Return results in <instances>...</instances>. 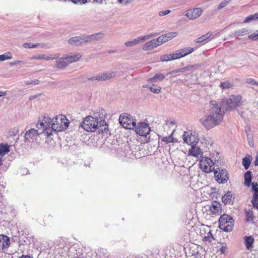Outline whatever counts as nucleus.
Returning <instances> with one entry per match:
<instances>
[{
	"label": "nucleus",
	"mask_w": 258,
	"mask_h": 258,
	"mask_svg": "<svg viewBox=\"0 0 258 258\" xmlns=\"http://www.w3.org/2000/svg\"><path fill=\"white\" fill-rule=\"evenodd\" d=\"M241 97L239 95H232L226 103L218 104L212 102L209 115L201 119L202 124L207 130H210L218 125L223 118L225 112L232 110L241 105Z\"/></svg>",
	"instance_id": "f257e3e1"
},
{
	"label": "nucleus",
	"mask_w": 258,
	"mask_h": 258,
	"mask_svg": "<svg viewBox=\"0 0 258 258\" xmlns=\"http://www.w3.org/2000/svg\"><path fill=\"white\" fill-rule=\"evenodd\" d=\"M70 121L62 114L57 115L53 120L50 117L44 116L40 121V127H45L46 136L49 137L53 132H61L66 130L69 125Z\"/></svg>",
	"instance_id": "f03ea898"
},
{
	"label": "nucleus",
	"mask_w": 258,
	"mask_h": 258,
	"mask_svg": "<svg viewBox=\"0 0 258 258\" xmlns=\"http://www.w3.org/2000/svg\"><path fill=\"white\" fill-rule=\"evenodd\" d=\"M40 122L37 123L36 127L37 130L34 128H31L28 130L25 135V139L26 141L29 143H33L36 141L39 135L44 134L46 135V131L45 127H40Z\"/></svg>",
	"instance_id": "7ed1b4c3"
},
{
	"label": "nucleus",
	"mask_w": 258,
	"mask_h": 258,
	"mask_svg": "<svg viewBox=\"0 0 258 258\" xmlns=\"http://www.w3.org/2000/svg\"><path fill=\"white\" fill-rule=\"evenodd\" d=\"M234 226V220L227 214H223L219 219V227L222 230L228 232L231 231Z\"/></svg>",
	"instance_id": "20e7f679"
},
{
	"label": "nucleus",
	"mask_w": 258,
	"mask_h": 258,
	"mask_svg": "<svg viewBox=\"0 0 258 258\" xmlns=\"http://www.w3.org/2000/svg\"><path fill=\"white\" fill-rule=\"evenodd\" d=\"M97 119L92 116L86 117L81 123V128L88 132H93L97 130Z\"/></svg>",
	"instance_id": "39448f33"
},
{
	"label": "nucleus",
	"mask_w": 258,
	"mask_h": 258,
	"mask_svg": "<svg viewBox=\"0 0 258 258\" xmlns=\"http://www.w3.org/2000/svg\"><path fill=\"white\" fill-rule=\"evenodd\" d=\"M120 124L127 129H133L136 125V122L133 117L129 114L124 113L120 115L119 118Z\"/></svg>",
	"instance_id": "423d86ee"
},
{
	"label": "nucleus",
	"mask_w": 258,
	"mask_h": 258,
	"mask_svg": "<svg viewBox=\"0 0 258 258\" xmlns=\"http://www.w3.org/2000/svg\"><path fill=\"white\" fill-rule=\"evenodd\" d=\"M214 163L212 160L207 157H202L200 161L202 170L206 173H210L214 170Z\"/></svg>",
	"instance_id": "0eeeda50"
},
{
	"label": "nucleus",
	"mask_w": 258,
	"mask_h": 258,
	"mask_svg": "<svg viewBox=\"0 0 258 258\" xmlns=\"http://www.w3.org/2000/svg\"><path fill=\"white\" fill-rule=\"evenodd\" d=\"M183 140L184 143L191 146L192 145H196L200 139L198 133L193 132L190 134L188 132H184L183 135Z\"/></svg>",
	"instance_id": "6e6552de"
},
{
	"label": "nucleus",
	"mask_w": 258,
	"mask_h": 258,
	"mask_svg": "<svg viewBox=\"0 0 258 258\" xmlns=\"http://www.w3.org/2000/svg\"><path fill=\"white\" fill-rule=\"evenodd\" d=\"M94 35L86 36H79L72 37L69 40V43L72 46L81 45L89 42V39L93 38Z\"/></svg>",
	"instance_id": "1a4fd4ad"
},
{
	"label": "nucleus",
	"mask_w": 258,
	"mask_h": 258,
	"mask_svg": "<svg viewBox=\"0 0 258 258\" xmlns=\"http://www.w3.org/2000/svg\"><path fill=\"white\" fill-rule=\"evenodd\" d=\"M214 175L216 180L219 183L227 182L229 178L227 171L221 168H218V170L214 171Z\"/></svg>",
	"instance_id": "9d476101"
},
{
	"label": "nucleus",
	"mask_w": 258,
	"mask_h": 258,
	"mask_svg": "<svg viewBox=\"0 0 258 258\" xmlns=\"http://www.w3.org/2000/svg\"><path fill=\"white\" fill-rule=\"evenodd\" d=\"M134 128L136 134L141 136H146L150 132V127L145 122H139Z\"/></svg>",
	"instance_id": "9b49d317"
},
{
	"label": "nucleus",
	"mask_w": 258,
	"mask_h": 258,
	"mask_svg": "<svg viewBox=\"0 0 258 258\" xmlns=\"http://www.w3.org/2000/svg\"><path fill=\"white\" fill-rule=\"evenodd\" d=\"M203 10L201 8L190 9L186 12L185 16L190 20L199 18L202 14Z\"/></svg>",
	"instance_id": "f8f14e48"
},
{
	"label": "nucleus",
	"mask_w": 258,
	"mask_h": 258,
	"mask_svg": "<svg viewBox=\"0 0 258 258\" xmlns=\"http://www.w3.org/2000/svg\"><path fill=\"white\" fill-rule=\"evenodd\" d=\"M59 56V54L55 53L54 54H37L31 57V59H43L45 60H53L57 58Z\"/></svg>",
	"instance_id": "ddd939ff"
},
{
	"label": "nucleus",
	"mask_w": 258,
	"mask_h": 258,
	"mask_svg": "<svg viewBox=\"0 0 258 258\" xmlns=\"http://www.w3.org/2000/svg\"><path fill=\"white\" fill-rule=\"evenodd\" d=\"M159 46V43L156 38L149 41L144 44L142 47V49L144 51L150 50L154 49Z\"/></svg>",
	"instance_id": "4468645a"
},
{
	"label": "nucleus",
	"mask_w": 258,
	"mask_h": 258,
	"mask_svg": "<svg viewBox=\"0 0 258 258\" xmlns=\"http://www.w3.org/2000/svg\"><path fill=\"white\" fill-rule=\"evenodd\" d=\"M252 189L254 192L252 199L251 200L252 204L253 206H257L258 207V184L257 183L252 182Z\"/></svg>",
	"instance_id": "2eb2a0df"
},
{
	"label": "nucleus",
	"mask_w": 258,
	"mask_h": 258,
	"mask_svg": "<svg viewBox=\"0 0 258 258\" xmlns=\"http://www.w3.org/2000/svg\"><path fill=\"white\" fill-rule=\"evenodd\" d=\"M203 152L200 147L195 145H192L191 148L188 151V155L198 157L202 156Z\"/></svg>",
	"instance_id": "dca6fc26"
},
{
	"label": "nucleus",
	"mask_w": 258,
	"mask_h": 258,
	"mask_svg": "<svg viewBox=\"0 0 258 258\" xmlns=\"http://www.w3.org/2000/svg\"><path fill=\"white\" fill-rule=\"evenodd\" d=\"M9 238L5 235H0V248H7L10 244Z\"/></svg>",
	"instance_id": "f3484780"
},
{
	"label": "nucleus",
	"mask_w": 258,
	"mask_h": 258,
	"mask_svg": "<svg viewBox=\"0 0 258 258\" xmlns=\"http://www.w3.org/2000/svg\"><path fill=\"white\" fill-rule=\"evenodd\" d=\"M99 81H106L112 78L116 75V73L114 72H106L102 74H99Z\"/></svg>",
	"instance_id": "a211bd4d"
},
{
	"label": "nucleus",
	"mask_w": 258,
	"mask_h": 258,
	"mask_svg": "<svg viewBox=\"0 0 258 258\" xmlns=\"http://www.w3.org/2000/svg\"><path fill=\"white\" fill-rule=\"evenodd\" d=\"M243 239L246 248L248 250H251L254 241V238L251 236H245Z\"/></svg>",
	"instance_id": "6ab92c4d"
},
{
	"label": "nucleus",
	"mask_w": 258,
	"mask_h": 258,
	"mask_svg": "<svg viewBox=\"0 0 258 258\" xmlns=\"http://www.w3.org/2000/svg\"><path fill=\"white\" fill-rule=\"evenodd\" d=\"M97 130H98L99 132L107 133L108 125L104 119H101L99 121L97 120Z\"/></svg>",
	"instance_id": "aec40b11"
},
{
	"label": "nucleus",
	"mask_w": 258,
	"mask_h": 258,
	"mask_svg": "<svg viewBox=\"0 0 258 258\" xmlns=\"http://www.w3.org/2000/svg\"><path fill=\"white\" fill-rule=\"evenodd\" d=\"M234 199V195L231 191H228L225 195L223 196L222 200L225 204H230L233 201Z\"/></svg>",
	"instance_id": "412c9836"
},
{
	"label": "nucleus",
	"mask_w": 258,
	"mask_h": 258,
	"mask_svg": "<svg viewBox=\"0 0 258 258\" xmlns=\"http://www.w3.org/2000/svg\"><path fill=\"white\" fill-rule=\"evenodd\" d=\"M81 55L79 53L68 55L65 57L68 64L77 61L81 58Z\"/></svg>",
	"instance_id": "4be33fe9"
},
{
	"label": "nucleus",
	"mask_w": 258,
	"mask_h": 258,
	"mask_svg": "<svg viewBox=\"0 0 258 258\" xmlns=\"http://www.w3.org/2000/svg\"><path fill=\"white\" fill-rule=\"evenodd\" d=\"M210 210L213 214H220L221 212V205L218 202L213 203L210 206Z\"/></svg>",
	"instance_id": "5701e85b"
},
{
	"label": "nucleus",
	"mask_w": 258,
	"mask_h": 258,
	"mask_svg": "<svg viewBox=\"0 0 258 258\" xmlns=\"http://www.w3.org/2000/svg\"><path fill=\"white\" fill-rule=\"evenodd\" d=\"M68 65V62L64 57H61L56 60V68L59 69L65 68Z\"/></svg>",
	"instance_id": "b1692460"
},
{
	"label": "nucleus",
	"mask_w": 258,
	"mask_h": 258,
	"mask_svg": "<svg viewBox=\"0 0 258 258\" xmlns=\"http://www.w3.org/2000/svg\"><path fill=\"white\" fill-rule=\"evenodd\" d=\"M165 78V76L161 73H157L156 74L154 77L150 78L148 80V82L149 83H154L156 82L157 80L161 81L163 80Z\"/></svg>",
	"instance_id": "393cba45"
},
{
	"label": "nucleus",
	"mask_w": 258,
	"mask_h": 258,
	"mask_svg": "<svg viewBox=\"0 0 258 258\" xmlns=\"http://www.w3.org/2000/svg\"><path fill=\"white\" fill-rule=\"evenodd\" d=\"M249 33L248 30L246 28H242L240 30L236 31L234 34H231V36H242Z\"/></svg>",
	"instance_id": "a878e982"
},
{
	"label": "nucleus",
	"mask_w": 258,
	"mask_h": 258,
	"mask_svg": "<svg viewBox=\"0 0 258 258\" xmlns=\"http://www.w3.org/2000/svg\"><path fill=\"white\" fill-rule=\"evenodd\" d=\"M251 164V157L249 155H246L242 160V165L245 170H247Z\"/></svg>",
	"instance_id": "bb28decb"
},
{
	"label": "nucleus",
	"mask_w": 258,
	"mask_h": 258,
	"mask_svg": "<svg viewBox=\"0 0 258 258\" xmlns=\"http://www.w3.org/2000/svg\"><path fill=\"white\" fill-rule=\"evenodd\" d=\"M251 181V172L247 171L244 175V183L247 186H249Z\"/></svg>",
	"instance_id": "cd10ccee"
},
{
	"label": "nucleus",
	"mask_w": 258,
	"mask_h": 258,
	"mask_svg": "<svg viewBox=\"0 0 258 258\" xmlns=\"http://www.w3.org/2000/svg\"><path fill=\"white\" fill-rule=\"evenodd\" d=\"M245 220L247 222H252L253 221V212L251 210H245Z\"/></svg>",
	"instance_id": "c85d7f7f"
},
{
	"label": "nucleus",
	"mask_w": 258,
	"mask_h": 258,
	"mask_svg": "<svg viewBox=\"0 0 258 258\" xmlns=\"http://www.w3.org/2000/svg\"><path fill=\"white\" fill-rule=\"evenodd\" d=\"M9 152V146L8 145L0 144V155L4 156Z\"/></svg>",
	"instance_id": "c756f323"
},
{
	"label": "nucleus",
	"mask_w": 258,
	"mask_h": 258,
	"mask_svg": "<svg viewBox=\"0 0 258 258\" xmlns=\"http://www.w3.org/2000/svg\"><path fill=\"white\" fill-rule=\"evenodd\" d=\"M195 49L192 47H185L183 49H180L181 54H182V57H184L188 54L192 53L194 51Z\"/></svg>",
	"instance_id": "7c9ffc66"
},
{
	"label": "nucleus",
	"mask_w": 258,
	"mask_h": 258,
	"mask_svg": "<svg viewBox=\"0 0 258 258\" xmlns=\"http://www.w3.org/2000/svg\"><path fill=\"white\" fill-rule=\"evenodd\" d=\"M156 39L158 41L159 46L169 41V40L167 39V36L165 34L162 35Z\"/></svg>",
	"instance_id": "2f4dec72"
},
{
	"label": "nucleus",
	"mask_w": 258,
	"mask_h": 258,
	"mask_svg": "<svg viewBox=\"0 0 258 258\" xmlns=\"http://www.w3.org/2000/svg\"><path fill=\"white\" fill-rule=\"evenodd\" d=\"M258 19V13H255L253 15H251L248 17H247L244 21V23H248L253 20H255Z\"/></svg>",
	"instance_id": "473e14b6"
},
{
	"label": "nucleus",
	"mask_w": 258,
	"mask_h": 258,
	"mask_svg": "<svg viewBox=\"0 0 258 258\" xmlns=\"http://www.w3.org/2000/svg\"><path fill=\"white\" fill-rule=\"evenodd\" d=\"M12 58V54L10 52L0 55V61H4Z\"/></svg>",
	"instance_id": "72a5a7b5"
},
{
	"label": "nucleus",
	"mask_w": 258,
	"mask_h": 258,
	"mask_svg": "<svg viewBox=\"0 0 258 258\" xmlns=\"http://www.w3.org/2000/svg\"><path fill=\"white\" fill-rule=\"evenodd\" d=\"M211 36V34L210 33H207V34L202 35V36L198 38L196 40V42L198 43H200L204 41L208 38H209Z\"/></svg>",
	"instance_id": "f704fd0d"
},
{
	"label": "nucleus",
	"mask_w": 258,
	"mask_h": 258,
	"mask_svg": "<svg viewBox=\"0 0 258 258\" xmlns=\"http://www.w3.org/2000/svg\"><path fill=\"white\" fill-rule=\"evenodd\" d=\"M149 89L152 92L156 93V94L159 93L161 90L160 87L158 86L155 85H153L150 86Z\"/></svg>",
	"instance_id": "c9c22d12"
},
{
	"label": "nucleus",
	"mask_w": 258,
	"mask_h": 258,
	"mask_svg": "<svg viewBox=\"0 0 258 258\" xmlns=\"http://www.w3.org/2000/svg\"><path fill=\"white\" fill-rule=\"evenodd\" d=\"M171 55L172 60H175L183 57L182 54H181L179 50L176 51L174 53L171 54Z\"/></svg>",
	"instance_id": "e433bc0d"
},
{
	"label": "nucleus",
	"mask_w": 258,
	"mask_h": 258,
	"mask_svg": "<svg viewBox=\"0 0 258 258\" xmlns=\"http://www.w3.org/2000/svg\"><path fill=\"white\" fill-rule=\"evenodd\" d=\"M145 40H146V39L145 37V35L139 37L135 39L134 40H133L135 45H136L141 42H143Z\"/></svg>",
	"instance_id": "4c0bfd02"
},
{
	"label": "nucleus",
	"mask_w": 258,
	"mask_h": 258,
	"mask_svg": "<svg viewBox=\"0 0 258 258\" xmlns=\"http://www.w3.org/2000/svg\"><path fill=\"white\" fill-rule=\"evenodd\" d=\"M92 35H94V37H93V38H90L89 42H91L93 40H99L100 39L102 38L104 36V34L102 33L94 34H93Z\"/></svg>",
	"instance_id": "58836bf2"
},
{
	"label": "nucleus",
	"mask_w": 258,
	"mask_h": 258,
	"mask_svg": "<svg viewBox=\"0 0 258 258\" xmlns=\"http://www.w3.org/2000/svg\"><path fill=\"white\" fill-rule=\"evenodd\" d=\"M232 84L228 81H226L220 84V87L224 89H229L232 87Z\"/></svg>",
	"instance_id": "ea45409f"
},
{
	"label": "nucleus",
	"mask_w": 258,
	"mask_h": 258,
	"mask_svg": "<svg viewBox=\"0 0 258 258\" xmlns=\"http://www.w3.org/2000/svg\"><path fill=\"white\" fill-rule=\"evenodd\" d=\"M160 59L162 61H167L172 60L171 54L163 55L160 57Z\"/></svg>",
	"instance_id": "a19ab883"
},
{
	"label": "nucleus",
	"mask_w": 258,
	"mask_h": 258,
	"mask_svg": "<svg viewBox=\"0 0 258 258\" xmlns=\"http://www.w3.org/2000/svg\"><path fill=\"white\" fill-rule=\"evenodd\" d=\"M246 134H247V138L248 141V144L250 147H254V143L252 140V135L248 133L246 131Z\"/></svg>",
	"instance_id": "79ce46f5"
},
{
	"label": "nucleus",
	"mask_w": 258,
	"mask_h": 258,
	"mask_svg": "<svg viewBox=\"0 0 258 258\" xmlns=\"http://www.w3.org/2000/svg\"><path fill=\"white\" fill-rule=\"evenodd\" d=\"M39 45L38 43L34 44L31 43H25L23 44V46L25 48H36Z\"/></svg>",
	"instance_id": "37998d69"
},
{
	"label": "nucleus",
	"mask_w": 258,
	"mask_h": 258,
	"mask_svg": "<svg viewBox=\"0 0 258 258\" xmlns=\"http://www.w3.org/2000/svg\"><path fill=\"white\" fill-rule=\"evenodd\" d=\"M165 35L167 36V39L170 40L176 37L177 35V33L176 32H172L166 33Z\"/></svg>",
	"instance_id": "c03bdc74"
},
{
	"label": "nucleus",
	"mask_w": 258,
	"mask_h": 258,
	"mask_svg": "<svg viewBox=\"0 0 258 258\" xmlns=\"http://www.w3.org/2000/svg\"><path fill=\"white\" fill-rule=\"evenodd\" d=\"M248 38L252 40H256L258 39V30L255 31L253 33L249 35Z\"/></svg>",
	"instance_id": "a18cd8bd"
},
{
	"label": "nucleus",
	"mask_w": 258,
	"mask_h": 258,
	"mask_svg": "<svg viewBox=\"0 0 258 258\" xmlns=\"http://www.w3.org/2000/svg\"><path fill=\"white\" fill-rule=\"evenodd\" d=\"M162 141L166 143H172L173 142V138L171 136L165 137L163 138Z\"/></svg>",
	"instance_id": "49530a36"
},
{
	"label": "nucleus",
	"mask_w": 258,
	"mask_h": 258,
	"mask_svg": "<svg viewBox=\"0 0 258 258\" xmlns=\"http://www.w3.org/2000/svg\"><path fill=\"white\" fill-rule=\"evenodd\" d=\"M227 247L225 245H222L219 249V251L221 254H226L227 253Z\"/></svg>",
	"instance_id": "de8ad7c7"
},
{
	"label": "nucleus",
	"mask_w": 258,
	"mask_h": 258,
	"mask_svg": "<svg viewBox=\"0 0 258 258\" xmlns=\"http://www.w3.org/2000/svg\"><path fill=\"white\" fill-rule=\"evenodd\" d=\"M195 68V66H186V67H183L182 68L183 72L184 73L185 72L190 71Z\"/></svg>",
	"instance_id": "09e8293b"
},
{
	"label": "nucleus",
	"mask_w": 258,
	"mask_h": 258,
	"mask_svg": "<svg viewBox=\"0 0 258 258\" xmlns=\"http://www.w3.org/2000/svg\"><path fill=\"white\" fill-rule=\"evenodd\" d=\"M71 1L75 4L82 5L85 4L87 0H71Z\"/></svg>",
	"instance_id": "8fccbe9b"
},
{
	"label": "nucleus",
	"mask_w": 258,
	"mask_h": 258,
	"mask_svg": "<svg viewBox=\"0 0 258 258\" xmlns=\"http://www.w3.org/2000/svg\"><path fill=\"white\" fill-rule=\"evenodd\" d=\"M246 83H248V84H252L253 85H256V86L257 83H258V82L255 81L253 79L249 78V79H247Z\"/></svg>",
	"instance_id": "3c124183"
},
{
	"label": "nucleus",
	"mask_w": 258,
	"mask_h": 258,
	"mask_svg": "<svg viewBox=\"0 0 258 258\" xmlns=\"http://www.w3.org/2000/svg\"><path fill=\"white\" fill-rule=\"evenodd\" d=\"M170 12H171L170 10H167L166 11H160L159 12L158 15H159V16L162 17V16H165V15L169 14L170 13Z\"/></svg>",
	"instance_id": "603ef678"
},
{
	"label": "nucleus",
	"mask_w": 258,
	"mask_h": 258,
	"mask_svg": "<svg viewBox=\"0 0 258 258\" xmlns=\"http://www.w3.org/2000/svg\"><path fill=\"white\" fill-rule=\"evenodd\" d=\"M133 1V0H117V3L120 4L125 5L128 3H130Z\"/></svg>",
	"instance_id": "864d4df0"
},
{
	"label": "nucleus",
	"mask_w": 258,
	"mask_h": 258,
	"mask_svg": "<svg viewBox=\"0 0 258 258\" xmlns=\"http://www.w3.org/2000/svg\"><path fill=\"white\" fill-rule=\"evenodd\" d=\"M228 2L227 1H223L219 5V6L218 7V9H221L223 8H224V7L226 6L228 4Z\"/></svg>",
	"instance_id": "5fc2aeb1"
},
{
	"label": "nucleus",
	"mask_w": 258,
	"mask_h": 258,
	"mask_svg": "<svg viewBox=\"0 0 258 258\" xmlns=\"http://www.w3.org/2000/svg\"><path fill=\"white\" fill-rule=\"evenodd\" d=\"M157 35H158V34L156 33H151L150 34L146 35H145V37L146 40H148V39H150V38H151L152 37L156 36Z\"/></svg>",
	"instance_id": "6e6d98bb"
},
{
	"label": "nucleus",
	"mask_w": 258,
	"mask_h": 258,
	"mask_svg": "<svg viewBox=\"0 0 258 258\" xmlns=\"http://www.w3.org/2000/svg\"><path fill=\"white\" fill-rule=\"evenodd\" d=\"M205 239L206 240H208L209 241H211L213 239H214L213 236L210 232L208 233L207 236L205 237Z\"/></svg>",
	"instance_id": "4d7b16f0"
},
{
	"label": "nucleus",
	"mask_w": 258,
	"mask_h": 258,
	"mask_svg": "<svg viewBox=\"0 0 258 258\" xmlns=\"http://www.w3.org/2000/svg\"><path fill=\"white\" fill-rule=\"evenodd\" d=\"M182 73H183V70H182V68H180V69H176L175 70H173V71H171L170 73V74H175Z\"/></svg>",
	"instance_id": "13d9d810"
},
{
	"label": "nucleus",
	"mask_w": 258,
	"mask_h": 258,
	"mask_svg": "<svg viewBox=\"0 0 258 258\" xmlns=\"http://www.w3.org/2000/svg\"><path fill=\"white\" fill-rule=\"evenodd\" d=\"M99 75H97L96 76H93V77H90V78H88V80H90V81H95V80H98L99 81Z\"/></svg>",
	"instance_id": "bf43d9fd"
},
{
	"label": "nucleus",
	"mask_w": 258,
	"mask_h": 258,
	"mask_svg": "<svg viewBox=\"0 0 258 258\" xmlns=\"http://www.w3.org/2000/svg\"><path fill=\"white\" fill-rule=\"evenodd\" d=\"M125 45L127 47H131V46H134L135 44L134 43V41L132 40V41L126 42L125 43Z\"/></svg>",
	"instance_id": "052dcab7"
},
{
	"label": "nucleus",
	"mask_w": 258,
	"mask_h": 258,
	"mask_svg": "<svg viewBox=\"0 0 258 258\" xmlns=\"http://www.w3.org/2000/svg\"><path fill=\"white\" fill-rule=\"evenodd\" d=\"M22 62V61H21V60H15V61H13V62H11L10 63V65H11V66H15V65H16V64H18V63H20V62Z\"/></svg>",
	"instance_id": "680f3d73"
},
{
	"label": "nucleus",
	"mask_w": 258,
	"mask_h": 258,
	"mask_svg": "<svg viewBox=\"0 0 258 258\" xmlns=\"http://www.w3.org/2000/svg\"><path fill=\"white\" fill-rule=\"evenodd\" d=\"M39 80H34V81H32V84H34V85H38L39 84Z\"/></svg>",
	"instance_id": "e2e57ef3"
},
{
	"label": "nucleus",
	"mask_w": 258,
	"mask_h": 258,
	"mask_svg": "<svg viewBox=\"0 0 258 258\" xmlns=\"http://www.w3.org/2000/svg\"><path fill=\"white\" fill-rule=\"evenodd\" d=\"M19 258H33L29 255H22Z\"/></svg>",
	"instance_id": "0e129e2a"
},
{
	"label": "nucleus",
	"mask_w": 258,
	"mask_h": 258,
	"mask_svg": "<svg viewBox=\"0 0 258 258\" xmlns=\"http://www.w3.org/2000/svg\"><path fill=\"white\" fill-rule=\"evenodd\" d=\"M255 166H258V155L256 156L255 161H254Z\"/></svg>",
	"instance_id": "69168bd1"
},
{
	"label": "nucleus",
	"mask_w": 258,
	"mask_h": 258,
	"mask_svg": "<svg viewBox=\"0 0 258 258\" xmlns=\"http://www.w3.org/2000/svg\"><path fill=\"white\" fill-rule=\"evenodd\" d=\"M7 94V92H0V97L5 96Z\"/></svg>",
	"instance_id": "338daca9"
},
{
	"label": "nucleus",
	"mask_w": 258,
	"mask_h": 258,
	"mask_svg": "<svg viewBox=\"0 0 258 258\" xmlns=\"http://www.w3.org/2000/svg\"><path fill=\"white\" fill-rule=\"evenodd\" d=\"M25 84H26L27 85L31 84H32V81H31V80L26 81H25Z\"/></svg>",
	"instance_id": "774afa93"
}]
</instances>
